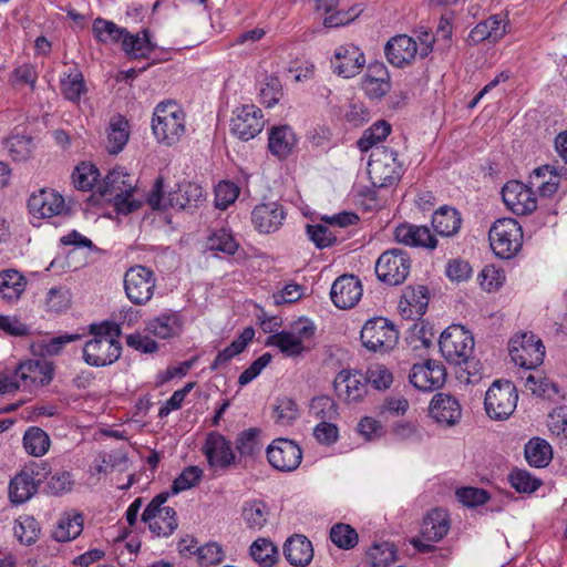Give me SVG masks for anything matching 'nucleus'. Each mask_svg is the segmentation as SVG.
<instances>
[{
	"label": "nucleus",
	"instance_id": "obj_30",
	"mask_svg": "<svg viewBox=\"0 0 567 567\" xmlns=\"http://www.w3.org/2000/svg\"><path fill=\"white\" fill-rule=\"evenodd\" d=\"M451 527L450 515L443 508L431 509L421 526V536L426 542H440L443 539Z\"/></svg>",
	"mask_w": 567,
	"mask_h": 567
},
{
	"label": "nucleus",
	"instance_id": "obj_37",
	"mask_svg": "<svg viewBox=\"0 0 567 567\" xmlns=\"http://www.w3.org/2000/svg\"><path fill=\"white\" fill-rule=\"evenodd\" d=\"M147 328L154 336L168 339L182 332L183 321L177 311L169 310L151 320Z\"/></svg>",
	"mask_w": 567,
	"mask_h": 567
},
{
	"label": "nucleus",
	"instance_id": "obj_36",
	"mask_svg": "<svg viewBox=\"0 0 567 567\" xmlns=\"http://www.w3.org/2000/svg\"><path fill=\"white\" fill-rule=\"evenodd\" d=\"M560 173L554 166L544 165L533 171L529 184L538 189L540 196L550 197L559 187Z\"/></svg>",
	"mask_w": 567,
	"mask_h": 567
},
{
	"label": "nucleus",
	"instance_id": "obj_18",
	"mask_svg": "<svg viewBox=\"0 0 567 567\" xmlns=\"http://www.w3.org/2000/svg\"><path fill=\"white\" fill-rule=\"evenodd\" d=\"M409 381L416 389L431 392L444 385L446 371L441 362L429 359L423 363L413 364Z\"/></svg>",
	"mask_w": 567,
	"mask_h": 567
},
{
	"label": "nucleus",
	"instance_id": "obj_44",
	"mask_svg": "<svg viewBox=\"0 0 567 567\" xmlns=\"http://www.w3.org/2000/svg\"><path fill=\"white\" fill-rule=\"evenodd\" d=\"M268 507L265 502L260 499H251L245 502L241 511V516L250 529H261L268 519Z\"/></svg>",
	"mask_w": 567,
	"mask_h": 567
},
{
	"label": "nucleus",
	"instance_id": "obj_19",
	"mask_svg": "<svg viewBox=\"0 0 567 567\" xmlns=\"http://www.w3.org/2000/svg\"><path fill=\"white\" fill-rule=\"evenodd\" d=\"M337 396L347 404L361 402L367 393V380L362 373L355 370H341L333 381Z\"/></svg>",
	"mask_w": 567,
	"mask_h": 567
},
{
	"label": "nucleus",
	"instance_id": "obj_61",
	"mask_svg": "<svg viewBox=\"0 0 567 567\" xmlns=\"http://www.w3.org/2000/svg\"><path fill=\"white\" fill-rule=\"evenodd\" d=\"M61 91L69 101L76 102L85 92L83 75L80 72L71 73L61 80Z\"/></svg>",
	"mask_w": 567,
	"mask_h": 567
},
{
	"label": "nucleus",
	"instance_id": "obj_56",
	"mask_svg": "<svg viewBox=\"0 0 567 567\" xmlns=\"http://www.w3.org/2000/svg\"><path fill=\"white\" fill-rule=\"evenodd\" d=\"M10 157L16 162H24L32 153V138L24 135H13L7 140Z\"/></svg>",
	"mask_w": 567,
	"mask_h": 567
},
{
	"label": "nucleus",
	"instance_id": "obj_3",
	"mask_svg": "<svg viewBox=\"0 0 567 567\" xmlns=\"http://www.w3.org/2000/svg\"><path fill=\"white\" fill-rule=\"evenodd\" d=\"M186 114L175 101L161 102L156 105L152 130L159 143L168 146L176 144L185 134Z\"/></svg>",
	"mask_w": 567,
	"mask_h": 567
},
{
	"label": "nucleus",
	"instance_id": "obj_27",
	"mask_svg": "<svg viewBox=\"0 0 567 567\" xmlns=\"http://www.w3.org/2000/svg\"><path fill=\"white\" fill-rule=\"evenodd\" d=\"M28 208L33 216L50 218L62 214L65 208L64 198L54 190L41 189L29 197Z\"/></svg>",
	"mask_w": 567,
	"mask_h": 567
},
{
	"label": "nucleus",
	"instance_id": "obj_23",
	"mask_svg": "<svg viewBox=\"0 0 567 567\" xmlns=\"http://www.w3.org/2000/svg\"><path fill=\"white\" fill-rule=\"evenodd\" d=\"M142 520L148 524L150 530L161 537L169 536L177 528L176 512L173 507H157L150 502L142 514Z\"/></svg>",
	"mask_w": 567,
	"mask_h": 567
},
{
	"label": "nucleus",
	"instance_id": "obj_58",
	"mask_svg": "<svg viewBox=\"0 0 567 567\" xmlns=\"http://www.w3.org/2000/svg\"><path fill=\"white\" fill-rule=\"evenodd\" d=\"M508 481L518 493H533L539 488L542 481L530 475L525 470H514L508 475Z\"/></svg>",
	"mask_w": 567,
	"mask_h": 567
},
{
	"label": "nucleus",
	"instance_id": "obj_31",
	"mask_svg": "<svg viewBox=\"0 0 567 567\" xmlns=\"http://www.w3.org/2000/svg\"><path fill=\"white\" fill-rule=\"evenodd\" d=\"M284 555L290 565L305 567L308 566L313 558V547L306 536L293 535L286 540Z\"/></svg>",
	"mask_w": 567,
	"mask_h": 567
},
{
	"label": "nucleus",
	"instance_id": "obj_9",
	"mask_svg": "<svg viewBox=\"0 0 567 567\" xmlns=\"http://www.w3.org/2000/svg\"><path fill=\"white\" fill-rule=\"evenodd\" d=\"M360 340L367 350L385 353L396 346L399 331L386 318L374 317L362 327Z\"/></svg>",
	"mask_w": 567,
	"mask_h": 567
},
{
	"label": "nucleus",
	"instance_id": "obj_4",
	"mask_svg": "<svg viewBox=\"0 0 567 567\" xmlns=\"http://www.w3.org/2000/svg\"><path fill=\"white\" fill-rule=\"evenodd\" d=\"M135 179L123 168H114L107 173L97 190L103 197H112L115 209L120 214H130L140 207V203L133 200Z\"/></svg>",
	"mask_w": 567,
	"mask_h": 567
},
{
	"label": "nucleus",
	"instance_id": "obj_17",
	"mask_svg": "<svg viewBox=\"0 0 567 567\" xmlns=\"http://www.w3.org/2000/svg\"><path fill=\"white\" fill-rule=\"evenodd\" d=\"M267 460L278 471L292 472L301 463L302 451L295 441L279 437L267 447Z\"/></svg>",
	"mask_w": 567,
	"mask_h": 567
},
{
	"label": "nucleus",
	"instance_id": "obj_1",
	"mask_svg": "<svg viewBox=\"0 0 567 567\" xmlns=\"http://www.w3.org/2000/svg\"><path fill=\"white\" fill-rule=\"evenodd\" d=\"M93 338L87 340L82 349L83 360L90 367L101 368L113 364L122 353L120 341L121 327L117 323L104 321L90 326Z\"/></svg>",
	"mask_w": 567,
	"mask_h": 567
},
{
	"label": "nucleus",
	"instance_id": "obj_55",
	"mask_svg": "<svg viewBox=\"0 0 567 567\" xmlns=\"http://www.w3.org/2000/svg\"><path fill=\"white\" fill-rule=\"evenodd\" d=\"M299 415L297 403L287 396L278 398L274 406L272 417L279 425H290Z\"/></svg>",
	"mask_w": 567,
	"mask_h": 567
},
{
	"label": "nucleus",
	"instance_id": "obj_7",
	"mask_svg": "<svg viewBox=\"0 0 567 567\" xmlns=\"http://www.w3.org/2000/svg\"><path fill=\"white\" fill-rule=\"evenodd\" d=\"M439 346L451 364H467L474 350V338L464 327L452 324L441 333Z\"/></svg>",
	"mask_w": 567,
	"mask_h": 567
},
{
	"label": "nucleus",
	"instance_id": "obj_43",
	"mask_svg": "<svg viewBox=\"0 0 567 567\" xmlns=\"http://www.w3.org/2000/svg\"><path fill=\"white\" fill-rule=\"evenodd\" d=\"M551 455V446L543 439L534 437L525 445V457L534 467L547 466Z\"/></svg>",
	"mask_w": 567,
	"mask_h": 567
},
{
	"label": "nucleus",
	"instance_id": "obj_10",
	"mask_svg": "<svg viewBox=\"0 0 567 567\" xmlns=\"http://www.w3.org/2000/svg\"><path fill=\"white\" fill-rule=\"evenodd\" d=\"M518 394L511 381L496 380L485 394L484 406L493 420H506L516 409Z\"/></svg>",
	"mask_w": 567,
	"mask_h": 567
},
{
	"label": "nucleus",
	"instance_id": "obj_15",
	"mask_svg": "<svg viewBox=\"0 0 567 567\" xmlns=\"http://www.w3.org/2000/svg\"><path fill=\"white\" fill-rule=\"evenodd\" d=\"M12 382L17 384V390L31 391L34 388L49 384L53 379V365L42 360H25L20 362L13 374Z\"/></svg>",
	"mask_w": 567,
	"mask_h": 567
},
{
	"label": "nucleus",
	"instance_id": "obj_41",
	"mask_svg": "<svg viewBox=\"0 0 567 567\" xmlns=\"http://www.w3.org/2000/svg\"><path fill=\"white\" fill-rule=\"evenodd\" d=\"M260 431L256 427H250L240 432L237 435L235 447L239 453L238 463L243 458H255L261 451V444L259 442Z\"/></svg>",
	"mask_w": 567,
	"mask_h": 567
},
{
	"label": "nucleus",
	"instance_id": "obj_40",
	"mask_svg": "<svg viewBox=\"0 0 567 567\" xmlns=\"http://www.w3.org/2000/svg\"><path fill=\"white\" fill-rule=\"evenodd\" d=\"M82 530L83 516L79 513H68L61 516L52 535L56 542L64 543L76 538Z\"/></svg>",
	"mask_w": 567,
	"mask_h": 567
},
{
	"label": "nucleus",
	"instance_id": "obj_34",
	"mask_svg": "<svg viewBox=\"0 0 567 567\" xmlns=\"http://www.w3.org/2000/svg\"><path fill=\"white\" fill-rule=\"evenodd\" d=\"M296 143V134L288 125L274 126L269 132L268 150L274 156L280 159L290 155Z\"/></svg>",
	"mask_w": 567,
	"mask_h": 567
},
{
	"label": "nucleus",
	"instance_id": "obj_14",
	"mask_svg": "<svg viewBox=\"0 0 567 567\" xmlns=\"http://www.w3.org/2000/svg\"><path fill=\"white\" fill-rule=\"evenodd\" d=\"M47 464L32 463L24 466L9 484V497L14 504H22L30 499L38 491L42 478L45 477Z\"/></svg>",
	"mask_w": 567,
	"mask_h": 567
},
{
	"label": "nucleus",
	"instance_id": "obj_16",
	"mask_svg": "<svg viewBox=\"0 0 567 567\" xmlns=\"http://www.w3.org/2000/svg\"><path fill=\"white\" fill-rule=\"evenodd\" d=\"M262 111L254 104L243 105L234 111L230 121L231 133L241 141L255 138L264 128Z\"/></svg>",
	"mask_w": 567,
	"mask_h": 567
},
{
	"label": "nucleus",
	"instance_id": "obj_8",
	"mask_svg": "<svg viewBox=\"0 0 567 567\" xmlns=\"http://www.w3.org/2000/svg\"><path fill=\"white\" fill-rule=\"evenodd\" d=\"M156 282L155 272L143 265L131 266L123 276L125 296L134 306H145L152 300Z\"/></svg>",
	"mask_w": 567,
	"mask_h": 567
},
{
	"label": "nucleus",
	"instance_id": "obj_60",
	"mask_svg": "<svg viewBox=\"0 0 567 567\" xmlns=\"http://www.w3.org/2000/svg\"><path fill=\"white\" fill-rule=\"evenodd\" d=\"M203 476V471L198 466H187L183 472L173 481L171 486L172 494H178L183 491L189 489L198 484Z\"/></svg>",
	"mask_w": 567,
	"mask_h": 567
},
{
	"label": "nucleus",
	"instance_id": "obj_2",
	"mask_svg": "<svg viewBox=\"0 0 567 567\" xmlns=\"http://www.w3.org/2000/svg\"><path fill=\"white\" fill-rule=\"evenodd\" d=\"M163 177L155 179L152 192L147 202L153 209L173 208L177 210H186L197 208L204 200L205 195L200 185L192 182H183L176 185L167 196L163 192Z\"/></svg>",
	"mask_w": 567,
	"mask_h": 567
},
{
	"label": "nucleus",
	"instance_id": "obj_28",
	"mask_svg": "<svg viewBox=\"0 0 567 567\" xmlns=\"http://www.w3.org/2000/svg\"><path fill=\"white\" fill-rule=\"evenodd\" d=\"M429 290L425 286H408L399 302V310L405 319H420L427 309Z\"/></svg>",
	"mask_w": 567,
	"mask_h": 567
},
{
	"label": "nucleus",
	"instance_id": "obj_38",
	"mask_svg": "<svg viewBox=\"0 0 567 567\" xmlns=\"http://www.w3.org/2000/svg\"><path fill=\"white\" fill-rule=\"evenodd\" d=\"M143 37L140 34H132L127 30L122 41L123 51L135 59L147 58L155 49L156 45L151 41L150 30H142Z\"/></svg>",
	"mask_w": 567,
	"mask_h": 567
},
{
	"label": "nucleus",
	"instance_id": "obj_33",
	"mask_svg": "<svg viewBox=\"0 0 567 567\" xmlns=\"http://www.w3.org/2000/svg\"><path fill=\"white\" fill-rule=\"evenodd\" d=\"M462 221L461 213L446 205L437 208L432 216L434 231L443 237L455 236L462 227Z\"/></svg>",
	"mask_w": 567,
	"mask_h": 567
},
{
	"label": "nucleus",
	"instance_id": "obj_63",
	"mask_svg": "<svg viewBox=\"0 0 567 567\" xmlns=\"http://www.w3.org/2000/svg\"><path fill=\"white\" fill-rule=\"evenodd\" d=\"M307 235H308L309 239L319 249L330 247L337 243V236L326 225H321V224L308 225L307 226Z\"/></svg>",
	"mask_w": 567,
	"mask_h": 567
},
{
	"label": "nucleus",
	"instance_id": "obj_25",
	"mask_svg": "<svg viewBox=\"0 0 567 567\" xmlns=\"http://www.w3.org/2000/svg\"><path fill=\"white\" fill-rule=\"evenodd\" d=\"M416 52L415 40L406 34L392 37L384 47L388 61L396 68L410 65L414 61Z\"/></svg>",
	"mask_w": 567,
	"mask_h": 567
},
{
	"label": "nucleus",
	"instance_id": "obj_13",
	"mask_svg": "<svg viewBox=\"0 0 567 567\" xmlns=\"http://www.w3.org/2000/svg\"><path fill=\"white\" fill-rule=\"evenodd\" d=\"M202 451L214 473L226 472L238 464L231 442L219 432L213 431L207 434Z\"/></svg>",
	"mask_w": 567,
	"mask_h": 567
},
{
	"label": "nucleus",
	"instance_id": "obj_51",
	"mask_svg": "<svg viewBox=\"0 0 567 567\" xmlns=\"http://www.w3.org/2000/svg\"><path fill=\"white\" fill-rule=\"evenodd\" d=\"M330 539L337 547L349 550L358 545L359 535L349 524L337 523L330 529Z\"/></svg>",
	"mask_w": 567,
	"mask_h": 567
},
{
	"label": "nucleus",
	"instance_id": "obj_35",
	"mask_svg": "<svg viewBox=\"0 0 567 567\" xmlns=\"http://www.w3.org/2000/svg\"><path fill=\"white\" fill-rule=\"evenodd\" d=\"M27 287L25 277L16 269L0 271V297L9 302L20 299Z\"/></svg>",
	"mask_w": 567,
	"mask_h": 567
},
{
	"label": "nucleus",
	"instance_id": "obj_21",
	"mask_svg": "<svg viewBox=\"0 0 567 567\" xmlns=\"http://www.w3.org/2000/svg\"><path fill=\"white\" fill-rule=\"evenodd\" d=\"M362 292V285L357 276L342 275L333 281L330 298L337 308L350 309L360 301Z\"/></svg>",
	"mask_w": 567,
	"mask_h": 567
},
{
	"label": "nucleus",
	"instance_id": "obj_6",
	"mask_svg": "<svg viewBox=\"0 0 567 567\" xmlns=\"http://www.w3.org/2000/svg\"><path fill=\"white\" fill-rule=\"evenodd\" d=\"M494 254L502 259H511L520 250L523 229L514 218H499L488 233Z\"/></svg>",
	"mask_w": 567,
	"mask_h": 567
},
{
	"label": "nucleus",
	"instance_id": "obj_32",
	"mask_svg": "<svg viewBox=\"0 0 567 567\" xmlns=\"http://www.w3.org/2000/svg\"><path fill=\"white\" fill-rule=\"evenodd\" d=\"M506 33V24L499 16H491L486 20L478 22L470 32L468 41L471 44H478L484 41L496 42Z\"/></svg>",
	"mask_w": 567,
	"mask_h": 567
},
{
	"label": "nucleus",
	"instance_id": "obj_29",
	"mask_svg": "<svg viewBox=\"0 0 567 567\" xmlns=\"http://www.w3.org/2000/svg\"><path fill=\"white\" fill-rule=\"evenodd\" d=\"M394 237L398 243L411 247H423L435 249L437 239L431 234L429 227L413 224H401L394 230Z\"/></svg>",
	"mask_w": 567,
	"mask_h": 567
},
{
	"label": "nucleus",
	"instance_id": "obj_50",
	"mask_svg": "<svg viewBox=\"0 0 567 567\" xmlns=\"http://www.w3.org/2000/svg\"><path fill=\"white\" fill-rule=\"evenodd\" d=\"M80 338L78 333H65L34 344L33 351L42 357H54L60 354L68 343L78 341Z\"/></svg>",
	"mask_w": 567,
	"mask_h": 567
},
{
	"label": "nucleus",
	"instance_id": "obj_52",
	"mask_svg": "<svg viewBox=\"0 0 567 567\" xmlns=\"http://www.w3.org/2000/svg\"><path fill=\"white\" fill-rule=\"evenodd\" d=\"M395 557L396 548L389 542L373 544L367 553V558L372 567H388L395 560Z\"/></svg>",
	"mask_w": 567,
	"mask_h": 567
},
{
	"label": "nucleus",
	"instance_id": "obj_64",
	"mask_svg": "<svg viewBox=\"0 0 567 567\" xmlns=\"http://www.w3.org/2000/svg\"><path fill=\"white\" fill-rule=\"evenodd\" d=\"M239 195V188L229 181L220 182L215 188V204L219 209H226Z\"/></svg>",
	"mask_w": 567,
	"mask_h": 567
},
{
	"label": "nucleus",
	"instance_id": "obj_54",
	"mask_svg": "<svg viewBox=\"0 0 567 567\" xmlns=\"http://www.w3.org/2000/svg\"><path fill=\"white\" fill-rule=\"evenodd\" d=\"M41 528L37 519L32 516H20L14 526V535L20 543L32 545L39 539Z\"/></svg>",
	"mask_w": 567,
	"mask_h": 567
},
{
	"label": "nucleus",
	"instance_id": "obj_11",
	"mask_svg": "<svg viewBox=\"0 0 567 567\" xmlns=\"http://www.w3.org/2000/svg\"><path fill=\"white\" fill-rule=\"evenodd\" d=\"M410 255L400 248L383 251L375 262L378 279L389 286L403 284L411 270Z\"/></svg>",
	"mask_w": 567,
	"mask_h": 567
},
{
	"label": "nucleus",
	"instance_id": "obj_12",
	"mask_svg": "<svg viewBox=\"0 0 567 567\" xmlns=\"http://www.w3.org/2000/svg\"><path fill=\"white\" fill-rule=\"evenodd\" d=\"M508 352L516 365L532 370L543 363L545 347L535 334L524 332L511 339Z\"/></svg>",
	"mask_w": 567,
	"mask_h": 567
},
{
	"label": "nucleus",
	"instance_id": "obj_59",
	"mask_svg": "<svg viewBox=\"0 0 567 567\" xmlns=\"http://www.w3.org/2000/svg\"><path fill=\"white\" fill-rule=\"evenodd\" d=\"M207 247L209 250L234 255L237 251L238 244L230 233L220 229L208 237Z\"/></svg>",
	"mask_w": 567,
	"mask_h": 567
},
{
	"label": "nucleus",
	"instance_id": "obj_46",
	"mask_svg": "<svg viewBox=\"0 0 567 567\" xmlns=\"http://www.w3.org/2000/svg\"><path fill=\"white\" fill-rule=\"evenodd\" d=\"M50 437L38 426L29 427L23 435V446L30 455L42 456L50 447Z\"/></svg>",
	"mask_w": 567,
	"mask_h": 567
},
{
	"label": "nucleus",
	"instance_id": "obj_47",
	"mask_svg": "<svg viewBox=\"0 0 567 567\" xmlns=\"http://www.w3.org/2000/svg\"><path fill=\"white\" fill-rule=\"evenodd\" d=\"M128 123L123 117L113 118L107 132V151L111 154H118L128 141Z\"/></svg>",
	"mask_w": 567,
	"mask_h": 567
},
{
	"label": "nucleus",
	"instance_id": "obj_20",
	"mask_svg": "<svg viewBox=\"0 0 567 567\" xmlns=\"http://www.w3.org/2000/svg\"><path fill=\"white\" fill-rule=\"evenodd\" d=\"M502 198L508 209L516 215H528L537 208V199L530 186L518 181H509L502 188Z\"/></svg>",
	"mask_w": 567,
	"mask_h": 567
},
{
	"label": "nucleus",
	"instance_id": "obj_45",
	"mask_svg": "<svg viewBox=\"0 0 567 567\" xmlns=\"http://www.w3.org/2000/svg\"><path fill=\"white\" fill-rule=\"evenodd\" d=\"M267 344L277 347L288 357H298L306 350L300 337L289 331H280L269 336Z\"/></svg>",
	"mask_w": 567,
	"mask_h": 567
},
{
	"label": "nucleus",
	"instance_id": "obj_57",
	"mask_svg": "<svg viewBox=\"0 0 567 567\" xmlns=\"http://www.w3.org/2000/svg\"><path fill=\"white\" fill-rule=\"evenodd\" d=\"M310 413L321 421H332L338 416V406L328 395H320L312 399Z\"/></svg>",
	"mask_w": 567,
	"mask_h": 567
},
{
	"label": "nucleus",
	"instance_id": "obj_48",
	"mask_svg": "<svg viewBox=\"0 0 567 567\" xmlns=\"http://www.w3.org/2000/svg\"><path fill=\"white\" fill-rule=\"evenodd\" d=\"M252 559L261 567H272L279 557L278 548L267 538H258L250 546Z\"/></svg>",
	"mask_w": 567,
	"mask_h": 567
},
{
	"label": "nucleus",
	"instance_id": "obj_22",
	"mask_svg": "<svg viewBox=\"0 0 567 567\" xmlns=\"http://www.w3.org/2000/svg\"><path fill=\"white\" fill-rule=\"evenodd\" d=\"M365 64V58L359 47L349 43L340 45L331 59L333 72L344 79L355 76Z\"/></svg>",
	"mask_w": 567,
	"mask_h": 567
},
{
	"label": "nucleus",
	"instance_id": "obj_62",
	"mask_svg": "<svg viewBox=\"0 0 567 567\" xmlns=\"http://www.w3.org/2000/svg\"><path fill=\"white\" fill-rule=\"evenodd\" d=\"M364 378L367 380V385L370 383L377 390H386L393 382L391 371L382 364L370 367Z\"/></svg>",
	"mask_w": 567,
	"mask_h": 567
},
{
	"label": "nucleus",
	"instance_id": "obj_39",
	"mask_svg": "<svg viewBox=\"0 0 567 567\" xmlns=\"http://www.w3.org/2000/svg\"><path fill=\"white\" fill-rule=\"evenodd\" d=\"M255 330L251 327L245 328L239 337L235 339L228 347L219 351L215 360L210 364V370L215 371L226 365L233 358L240 354L248 343L254 339Z\"/></svg>",
	"mask_w": 567,
	"mask_h": 567
},
{
	"label": "nucleus",
	"instance_id": "obj_24",
	"mask_svg": "<svg viewBox=\"0 0 567 567\" xmlns=\"http://www.w3.org/2000/svg\"><path fill=\"white\" fill-rule=\"evenodd\" d=\"M286 215L281 204L261 203L252 209L251 223L260 234H272L282 226Z\"/></svg>",
	"mask_w": 567,
	"mask_h": 567
},
{
	"label": "nucleus",
	"instance_id": "obj_53",
	"mask_svg": "<svg viewBox=\"0 0 567 567\" xmlns=\"http://www.w3.org/2000/svg\"><path fill=\"white\" fill-rule=\"evenodd\" d=\"M100 177V172L95 165L82 162L72 173L74 186L80 190H91Z\"/></svg>",
	"mask_w": 567,
	"mask_h": 567
},
{
	"label": "nucleus",
	"instance_id": "obj_42",
	"mask_svg": "<svg viewBox=\"0 0 567 567\" xmlns=\"http://www.w3.org/2000/svg\"><path fill=\"white\" fill-rule=\"evenodd\" d=\"M92 32L99 42L103 44H110L117 43L120 41L122 42L126 29L118 27L113 21L105 20L103 18H96L93 21Z\"/></svg>",
	"mask_w": 567,
	"mask_h": 567
},
{
	"label": "nucleus",
	"instance_id": "obj_26",
	"mask_svg": "<svg viewBox=\"0 0 567 567\" xmlns=\"http://www.w3.org/2000/svg\"><path fill=\"white\" fill-rule=\"evenodd\" d=\"M429 412L435 422L445 426L455 425L462 416L461 404L454 396L446 393H436L433 396Z\"/></svg>",
	"mask_w": 567,
	"mask_h": 567
},
{
	"label": "nucleus",
	"instance_id": "obj_49",
	"mask_svg": "<svg viewBox=\"0 0 567 567\" xmlns=\"http://www.w3.org/2000/svg\"><path fill=\"white\" fill-rule=\"evenodd\" d=\"M391 131V125L386 121H377L369 128H367L362 136L358 140V147L362 152H367L375 144L383 142L390 135Z\"/></svg>",
	"mask_w": 567,
	"mask_h": 567
},
{
	"label": "nucleus",
	"instance_id": "obj_5",
	"mask_svg": "<svg viewBox=\"0 0 567 567\" xmlns=\"http://www.w3.org/2000/svg\"><path fill=\"white\" fill-rule=\"evenodd\" d=\"M403 167L398 161V152L385 146L375 147L368 163V175L374 187L395 185L402 177Z\"/></svg>",
	"mask_w": 567,
	"mask_h": 567
}]
</instances>
